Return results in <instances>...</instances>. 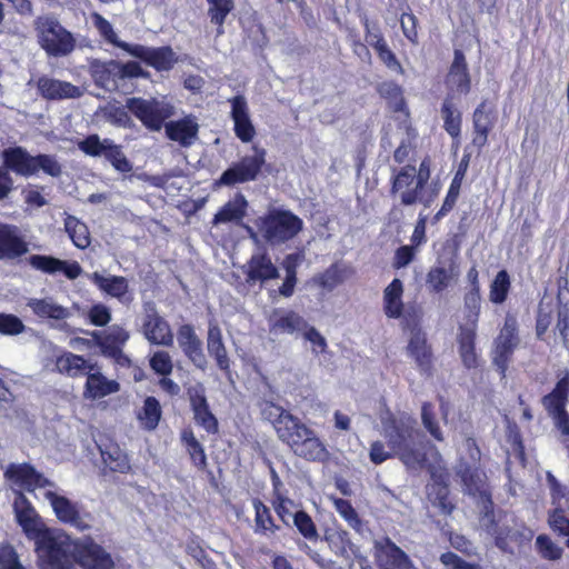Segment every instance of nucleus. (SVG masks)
Masks as SVG:
<instances>
[{
	"instance_id": "obj_1",
	"label": "nucleus",
	"mask_w": 569,
	"mask_h": 569,
	"mask_svg": "<svg viewBox=\"0 0 569 569\" xmlns=\"http://www.w3.org/2000/svg\"><path fill=\"white\" fill-rule=\"evenodd\" d=\"M261 415L272 425L279 441L286 445L296 457L308 462L325 463L329 460L330 452L326 443L316 430L299 417L272 401H263Z\"/></svg>"
},
{
	"instance_id": "obj_2",
	"label": "nucleus",
	"mask_w": 569,
	"mask_h": 569,
	"mask_svg": "<svg viewBox=\"0 0 569 569\" xmlns=\"http://www.w3.org/2000/svg\"><path fill=\"white\" fill-rule=\"evenodd\" d=\"M13 509L23 531L34 538L39 568L73 569L66 543L49 528L39 526V516L23 492L16 495Z\"/></svg>"
},
{
	"instance_id": "obj_3",
	"label": "nucleus",
	"mask_w": 569,
	"mask_h": 569,
	"mask_svg": "<svg viewBox=\"0 0 569 569\" xmlns=\"http://www.w3.org/2000/svg\"><path fill=\"white\" fill-rule=\"evenodd\" d=\"M416 420L410 416L391 415L383 421V436L390 450L408 468H423L428 462L427 448L430 442L416 428Z\"/></svg>"
},
{
	"instance_id": "obj_4",
	"label": "nucleus",
	"mask_w": 569,
	"mask_h": 569,
	"mask_svg": "<svg viewBox=\"0 0 569 569\" xmlns=\"http://www.w3.org/2000/svg\"><path fill=\"white\" fill-rule=\"evenodd\" d=\"M33 28L38 44L47 56L61 58L74 51L76 37L54 16H38L33 21Z\"/></svg>"
},
{
	"instance_id": "obj_5",
	"label": "nucleus",
	"mask_w": 569,
	"mask_h": 569,
	"mask_svg": "<svg viewBox=\"0 0 569 569\" xmlns=\"http://www.w3.org/2000/svg\"><path fill=\"white\" fill-rule=\"evenodd\" d=\"M3 166L21 177H32L42 171L52 178L62 174V164L54 154H30L22 147H10L2 152Z\"/></svg>"
},
{
	"instance_id": "obj_6",
	"label": "nucleus",
	"mask_w": 569,
	"mask_h": 569,
	"mask_svg": "<svg viewBox=\"0 0 569 569\" xmlns=\"http://www.w3.org/2000/svg\"><path fill=\"white\" fill-rule=\"evenodd\" d=\"M427 184L416 174V166L407 163L392 168L390 177V194L398 199L401 206L409 207L422 203L429 207L433 200L432 196L426 197Z\"/></svg>"
},
{
	"instance_id": "obj_7",
	"label": "nucleus",
	"mask_w": 569,
	"mask_h": 569,
	"mask_svg": "<svg viewBox=\"0 0 569 569\" xmlns=\"http://www.w3.org/2000/svg\"><path fill=\"white\" fill-rule=\"evenodd\" d=\"M303 220L287 209H271L259 218L258 228L270 244H282L303 230Z\"/></svg>"
},
{
	"instance_id": "obj_8",
	"label": "nucleus",
	"mask_w": 569,
	"mask_h": 569,
	"mask_svg": "<svg viewBox=\"0 0 569 569\" xmlns=\"http://www.w3.org/2000/svg\"><path fill=\"white\" fill-rule=\"evenodd\" d=\"M44 497L50 502L59 522L68 525L79 532H86L92 528L93 516L81 503L54 491H47Z\"/></svg>"
},
{
	"instance_id": "obj_9",
	"label": "nucleus",
	"mask_w": 569,
	"mask_h": 569,
	"mask_svg": "<svg viewBox=\"0 0 569 569\" xmlns=\"http://www.w3.org/2000/svg\"><path fill=\"white\" fill-rule=\"evenodd\" d=\"M72 547V553H69V557L73 566L76 562L81 569H114L116 567L111 553L91 536L76 539Z\"/></svg>"
},
{
	"instance_id": "obj_10",
	"label": "nucleus",
	"mask_w": 569,
	"mask_h": 569,
	"mask_svg": "<svg viewBox=\"0 0 569 569\" xmlns=\"http://www.w3.org/2000/svg\"><path fill=\"white\" fill-rule=\"evenodd\" d=\"M78 148L84 154L90 157L103 156L111 166L121 173H129L132 171V163L122 151V147L117 144L111 139L101 140L97 133L87 136L78 142Z\"/></svg>"
},
{
	"instance_id": "obj_11",
	"label": "nucleus",
	"mask_w": 569,
	"mask_h": 569,
	"mask_svg": "<svg viewBox=\"0 0 569 569\" xmlns=\"http://www.w3.org/2000/svg\"><path fill=\"white\" fill-rule=\"evenodd\" d=\"M126 108L150 131H159L173 113L172 107L157 99L128 98Z\"/></svg>"
},
{
	"instance_id": "obj_12",
	"label": "nucleus",
	"mask_w": 569,
	"mask_h": 569,
	"mask_svg": "<svg viewBox=\"0 0 569 569\" xmlns=\"http://www.w3.org/2000/svg\"><path fill=\"white\" fill-rule=\"evenodd\" d=\"M254 154L244 156L239 161L232 163L222 172L217 181L220 186H234L254 181L266 163V150L257 146L252 147Z\"/></svg>"
},
{
	"instance_id": "obj_13",
	"label": "nucleus",
	"mask_w": 569,
	"mask_h": 569,
	"mask_svg": "<svg viewBox=\"0 0 569 569\" xmlns=\"http://www.w3.org/2000/svg\"><path fill=\"white\" fill-rule=\"evenodd\" d=\"M406 350L408 357L413 360L417 370L422 377H433L436 372V357L432 346L428 341L427 333L419 326H415L411 329Z\"/></svg>"
},
{
	"instance_id": "obj_14",
	"label": "nucleus",
	"mask_w": 569,
	"mask_h": 569,
	"mask_svg": "<svg viewBox=\"0 0 569 569\" xmlns=\"http://www.w3.org/2000/svg\"><path fill=\"white\" fill-rule=\"evenodd\" d=\"M325 540L330 550L338 557L345 559L352 569L355 563H358L361 569L370 568L368 559L360 552V549L355 545L347 530L342 528H329L325 532Z\"/></svg>"
},
{
	"instance_id": "obj_15",
	"label": "nucleus",
	"mask_w": 569,
	"mask_h": 569,
	"mask_svg": "<svg viewBox=\"0 0 569 569\" xmlns=\"http://www.w3.org/2000/svg\"><path fill=\"white\" fill-rule=\"evenodd\" d=\"M569 396V373H566L553 390L541 399L548 415L555 420L562 435H569V415L566 405Z\"/></svg>"
},
{
	"instance_id": "obj_16",
	"label": "nucleus",
	"mask_w": 569,
	"mask_h": 569,
	"mask_svg": "<svg viewBox=\"0 0 569 569\" xmlns=\"http://www.w3.org/2000/svg\"><path fill=\"white\" fill-rule=\"evenodd\" d=\"M519 343L517 320L507 317L495 341L493 363L501 377L506 376L509 361Z\"/></svg>"
},
{
	"instance_id": "obj_17",
	"label": "nucleus",
	"mask_w": 569,
	"mask_h": 569,
	"mask_svg": "<svg viewBox=\"0 0 569 569\" xmlns=\"http://www.w3.org/2000/svg\"><path fill=\"white\" fill-rule=\"evenodd\" d=\"M497 122V111L491 101L483 99L472 112V146L481 151Z\"/></svg>"
},
{
	"instance_id": "obj_18",
	"label": "nucleus",
	"mask_w": 569,
	"mask_h": 569,
	"mask_svg": "<svg viewBox=\"0 0 569 569\" xmlns=\"http://www.w3.org/2000/svg\"><path fill=\"white\" fill-rule=\"evenodd\" d=\"M242 272L249 286L263 284L280 277L279 269L267 250L253 253L242 267Z\"/></svg>"
},
{
	"instance_id": "obj_19",
	"label": "nucleus",
	"mask_w": 569,
	"mask_h": 569,
	"mask_svg": "<svg viewBox=\"0 0 569 569\" xmlns=\"http://www.w3.org/2000/svg\"><path fill=\"white\" fill-rule=\"evenodd\" d=\"M127 53L140 59L158 72L171 70L178 61V58L170 46L151 48L139 43H131Z\"/></svg>"
},
{
	"instance_id": "obj_20",
	"label": "nucleus",
	"mask_w": 569,
	"mask_h": 569,
	"mask_svg": "<svg viewBox=\"0 0 569 569\" xmlns=\"http://www.w3.org/2000/svg\"><path fill=\"white\" fill-rule=\"evenodd\" d=\"M427 496L440 513L450 516L455 511L456 505L450 499L449 473L446 469L431 470L430 482L427 485Z\"/></svg>"
},
{
	"instance_id": "obj_21",
	"label": "nucleus",
	"mask_w": 569,
	"mask_h": 569,
	"mask_svg": "<svg viewBox=\"0 0 569 569\" xmlns=\"http://www.w3.org/2000/svg\"><path fill=\"white\" fill-rule=\"evenodd\" d=\"M4 477L28 492L53 486L51 480L28 462L10 463L4 471Z\"/></svg>"
},
{
	"instance_id": "obj_22",
	"label": "nucleus",
	"mask_w": 569,
	"mask_h": 569,
	"mask_svg": "<svg viewBox=\"0 0 569 569\" xmlns=\"http://www.w3.org/2000/svg\"><path fill=\"white\" fill-rule=\"evenodd\" d=\"M365 28V39L367 43L375 50L380 62L389 70L403 74L405 69L397 54L390 49L383 33L381 31L371 32L368 18L362 21Z\"/></svg>"
},
{
	"instance_id": "obj_23",
	"label": "nucleus",
	"mask_w": 569,
	"mask_h": 569,
	"mask_svg": "<svg viewBox=\"0 0 569 569\" xmlns=\"http://www.w3.org/2000/svg\"><path fill=\"white\" fill-rule=\"evenodd\" d=\"M229 102L236 137L243 143L251 142L256 136V128L250 119L246 98L242 94H237L229 99Z\"/></svg>"
},
{
	"instance_id": "obj_24",
	"label": "nucleus",
	"mask_w": 569,
	"mask_h": 569,
	"mask_svg": "<svg viewBox=\"0 0 569 569\" xmlns=\"http://www.w3.org/2000/svg\"><path fill=\"white\" fill-rule=\"evenodd\" d=\"M142 333L151 345L163 347L173 345V333L169 322L154 309L146 315L142 322Z\"/></svg>"
},
{
	"instance_id": "obj_25",
	"label": "nucleus",
	"mask_w": 569,
	"mask_h": 569,
	"mask_svg": "<svg viewBox=\"0 0 569 569\" xmlns=\"http://www.w3.org/2000/svg\"><path fill=\"white\" fill-rule=\"evenodd\" d=\"M27 261L36 270L48 274L62 272L70 280L77 279L82 271L77 261L68 262L52 256L31 254Z\"/></svg>"
},
{
	"instance_id": "obj_26",
	"label": "nucleus",
	"mask_w": 569,
	"mask_h": 569,
	"mask_svg": "<svg viewBox=\"0 0 569 569\" xmlns=\"http://www.w3.org/2000/svg\"><path fill=\"white\" fill-rule=\"evenodd\" d=\"M37 90L46 100L77 99L82 96V90L71 82L41 76L38 78Z\"/></svg>"
},
{
	"instance_id": "obj_27",
	"label": "nucleus",
	"mask_w": 569,
	"mask_h": 569,
	"mask_svg": "<svg viewBox=\"0 0 569 569\" xmlns=\"http://www.w3.org/2000/svg\"><path fill=\"white\" fill-rule=\"evenodd\" d=\"M177 340L183 355L198 368L203 369L207 360L202 350V341L197 336L190 323H183L178 328Z\"/></svg>"
},
{
	"instance_id": "obj_28",
	"label": "nucleus",
	"mask_w": 569,
	"mask_h": 569,
	"mask_svg": "<svg viewBox=\"0 0 569 569\" xmlns=\"http://www.w3.org/2000/svg\"><path fill=\"white\" fill-rule=\"evenodd\" d=\"M547 481L551 491L552 505H555L553 510L549 513V526L560 536H569V518L566 516V510L560 507V500L565 498L562 486L549 471L547 472Z\"/></svg>"
},
{
	"instance_id": "obj_29",
	"label": "nucleus",
	"mask_w": 569,
	"mask_h": 569,
	"mask_svg": "<svg viewBox=\"0 0 569 569\" xmlns=\"http://www.w3.org/2000/svg\"><path fill=\"white\" fill-rule=\"evenodd\" d=\"M54 371L72 379L83 377L88 370L97 369V362L86 359L81 355L71 351H62L54 360Z\"/></svg>"
},
{
	"instance_id": "obj_30",
	"label": "nucleus",
	"mask_w": 569,
	"mask_h": 569,
	"mask_svg": "<svg viewBox=\"0 0 569 569\" xmlns=\"http://www.w3.org/2000/svg\"><path fill=\"white\" fill-rule=\"evenodd\" d=\"M28 250V242L16 226L0 223V260L20 258Z\"/></svg>"
},
{
	"instance_id": "obj_31",
	"label": "nucleus",
	"mask_w": 569,
	"mask_h": 569,
	"mask_svg": "<svg viewBox=\"0 0 569 569\" xmlns=\"http://www.w3.org/2000/svg\"><path fill=\"white\" fill-rule=\"evenodd\" d=\"M83 388V396L87 399H101L109 395L116 393L120 390V385L117 380L108 379L97 363V369L88 370Z\"/></svg>"
},
{
	"instance_id": "obj_32",
	"label": "nucleus",
	"mask_w": 569,
	"mask_h": 569,
	"mask_svg": "<svg viewBox=\"0 0 569 569\" xmlns=\"http://www.w3.org/2000/svg\"><path fill=\"white\" fill-rule=\"evenodd\" d=\"M207 350L214 359L217 367L228 377H231V360L223 342L222 331L217 322H210L207 332Z\"/></svg>"
},
{
	"instance_id": "obj_33",
	"label": "nucleus",
	"mask_w": 569,
	"mask_h": 569,
	"mask_svg": "<svg viewBox=\"0 0 569 569\" xmlns=\"http://www.w3.org/2000/svg\"><path fill=\"white\" fill-rule=\"evenodd\" d=\"M270 333L292 335L307 328V321L293 310L274 309L268 318Z\"/></svg>"
},
{
	"instance_id": "obj_34",
	"label": "nucleus",
	"mask_w": 569,
	"mask_h": 569,
	"mask_svg": "<svg viewBox=\"0 0 569 569\" xmlns=\"http://www.w3.org/2000/svg\"><path fill=\"white\" fill-rule=\"evenodd\" d=\"M447 84L458 93L468 94L471 90V77L466 56L460 49H455L453 60L446 78Z\"/></svg>"
},
{
	"instance_id": "obj_35",
	"label": "nucleus",
	"mask_w": 569,
	"mask_h": 569,
	"mask_svg": "<svg viewBox=\"0 0 569 569\" xmlns=\"http://www.w3.org/2000/svg\"><path fill=\"white\" fill-rule=\"evenodd\" d=\"M190 406L193 412L194 422L203 428L208 433L216 435L219 431V422L210 410L207 397L203 390L189 393Z\"/></svg>"
},
{
	"instance_id": "obj_36",
	"label": "nucleus",
	"mask_w": 569,
	"mask_h": 569,
	"mask_svg": "<svg viewBox=\"0 0 569 569\" xmlns=\"http://www.w3.org/2000/svg\"><path fill=\"white\" fill-rule=\"evenodd\" d=\"M163 126L167 138L181 147H190L198 137L199 124L191 116L166 122Z\"/></svg>"
},
{
	"instance_id": "obj_37",
	"label": "nucleus",
	"mask_w": 569,
	"mask_h": 569,
	"mask_svg": "<svg viewBox=\"0 0 569 569\" xmlns=\"http://www.w3.org/2000/svg\"><path fill=\"white\" fill-rule=\"evenodd\" d=\"M443 130L451 137L453 144L459 146L462 131V113L453 102V96L448 93L440 108Z\"/></svg>"
},
{
	"instance_id": "obj_38",
	"label": "nucleus",
	"mask_w": 569,
	"mask_h": 569,
	"mask_svg": "<svg viewBox=\"0 0 569 569\" xmlns=\"http://www.w3.org/2000/svg\"><path fill=\"white\" fill-rule=\"evenodd\" d=\"M477 327L459 326L457 336L458 352L461 362L467 369L478 367V355L476 351Z\"/></svg>"
},
{
	"instance_id": "obj_39",
	"label": "nucleus",
	"mask_w": 569,
	"mask_h": 569,
	"mask_svg": "<svg viewBox=\"0 0 569 569\" xmlns=\"http://www.w3.org/2000/svg\"><path fill=\"white\" fill-rule=\"evenodd\" d=\"M378 560L385 569H415L408 555L389 538L380 546Z\"/></svg>"
},
{
	"instance_id": "obj_40",
	"label": "nucleus",
	"mask_w": 569,
	"mask_h": 569,
	"mask_svg": "<svg viewBox=\"0 0 569 569\" xmlns=\"http://www.w3.org/2000/svg\"><path fill=\"white\" fill-rule=\"evenodd\" d=\"M90 335L96 338L97 347H99L101 355L106 358L117 355L118 350L122 349L129 339V332L120 327H117L109 333L102 335L99 331H91Z\"/></svg>"
},
{
	"instance_id": "obj_41",
	"label": "nucleus",
	"mask_w": 569,
	"mask_h": 569,
	"mask_svg": "<svg viewBox=\"0 0 569 569\" xmlns=\"http://www.w3.org/2000/svg\"><path fill=\"white\" fill-rule=\"evenodd\" d=\"M248 201L244 196L238 193L233 200L226 202L214 214L213 224L234 222L236 224L242 223L247 214Z\"/></svg>"
},
{
	"instance_id": "obj_42",
	"label": "nucleus",
	"mask_w": 569,
	"mask_h": 569,
	"mask_svg": "<svg viewBox=\"0 0 569 569\" xmlns=\"http://www.w3.org/2000/svg\"><path fill=\"white\" fill-rule=\"evenodd\" d=\"M403 283L395 278L383 290V311L390 319H398L403 312Z\"/></svg>"
},
{
	"instance_id": "obj_43",
	"label": "nucleus",
	"mask_w": 569,
	"mask_h": 569,
	"mask_svg": "<svg viewBox=\"0 0 569 569\" xmlns=\"http://www.w3.org/2000/svg\"><path fill=\"white\" fill-rule=\"evenodd\" d=\"M92 282L107 295L122 301L129 291V283L123 276L104 277L98 272L91 276Z\"/></svg>"
},
{
	"instance_id": "obj_44",
	"label": "nucleus",
	"mask_w": 569,
	"mask_h": 569,
	"mask_svg": "<svg viewBox=\"0 0 569 569\" xmlns=\"http://www.w3.org/2000/svg\"><path fill=\"white\" fill-rule=\"evenodd\" d=\"M101 459L112 472L127 473L131 469L128 455L117 445H106L100 450Z\"/></svg>"
},
{
	"instance_id": "obj_45",
	"label": "nucleus",
	"mask_w": 569,
	"mask_h": 569,
	"mask_svg": "<svg viewBox=\"0 0 569 569\" xmlns=\"http://www.w3.org/2000/svg\"><path fill=\"white\" fill-rule=\"evenodd\" d=\"M180 439L193 466L199 470H204L208 466L207 456L203 446L196 438L193 430L190 427L182 429Z\"/></svg>"
},
{
	"instance_id": "obj_46",
	"label": "nucleus",
	"mask_w": 569,
	"mask_h": 569,
	"mask_svg": "<svg viewBox=\"0 0 569 569\" xmlns=\"http://www.w3.org/2000/svg\"><path fill=\"white\" fill-rule=\"evenodd\" d=\"M455 271V263H451L448 268L443 266H432L426 276V283L429 290L435 293L445 291L450 286Z\"/></svg>"
},
{
	"instance_id": "obj_47",
	"label": "nucleus",
	"mask_w": 569,
	"mask_h": 569,
	"mask_svg": "<svg viewBox=\"0 0 569 569\" xmlns=\"http://www.w3.org/2000/svg\"><path fill=\"white\" fill-rule=\"evenodd\" d=\"M162 417V409L159 400L153 396H148L142 408L137 413L141 427L144 430L152 431L157 429Z\"/></svg>"
},
{
	"instance_id": "obj_48",
	"label": "nucleus",
	"mask_w": 569,
	"mask_h": 569,
	"mask_svg": "<svg viewBox=\"0 0 569 569\" xmlns=\"http://www.w3.org/2000/svg\"><path fill=\"white\" fill-rule=\"evenodd\" d=\"M64 230L72 243L79 249H87L91 243L88 226L74 216L64 219Z\"/></svg>"
},
{
	"instance_id": "obj_49",
	"label": "nucleus",
	"mask_w": 569,
	"mask_h": 569,
	"mask_svg": "<svg viewBox=\"0 0 569 569\" xmlns=\"http://www.w3.org/2000/svg\"><path fill=\"white\" fill-rule=\"evenodd\" d=\"M28 306L37 317L42 319L63 320L69 317L67 308L49 299H31Z\"/></svg>"
},
{
	"instance_id": "obj_50",
	"label": "nucleus",
	"mask_w": 569,
	"mask_h": 569,
	"mask_svg": "<svg viewBox=\"0 0 569 569\" xmlns=\"http://www.w3.org/2000/svg\"><path fill=\"white\" fill-rule=\"evenodd\" d=\"M254 509V532L259 535L274 533L280 527L276 525L270 509L258 498L252 500Z\"/></svg>"
},
{
	"instance_id": "obj_51",
	"label": "nucleus",
	"mask_w": 569,
	"mask_h": 569,
	"mask_svg": "<svg viewBox=\"0 0 569 569\" xmlns=\"http://www.w3.org/2000/svg\"><path fill=\"white\" fill-rule=\"evenodd\" d=\"M90 18L93 27L97 29L101 38L112 46L128 52L131 43L120 40L113 30L112 24L102 14L92 12Z\"/></svg>"
},
{
	"instance_id": "obj_52",
	"label": "nucleus",
	"mask_w": 569,
	"mask_h": 569,
	"mask_svg": "<svg viewBox=\"0 0 569 569\" xmlns=\"http://www.w3.org/2000/svg\"><path fill=\"white\" fill-rule=\"evenodd\" d=\"M210 22L217 26V36L223 34V24L229 13L234 9L233 0H207Z\"/></svg>"
},
{
	"instance_id": "obj_53",
	"label": "nucleus",
	"mask_w": 569,
	"mask_h": 569,
	"mask_svg": "<svg viewBox=\"0 0 569 569\" xmlns=\"http://www.w3.org/2000/svg\"><path fill=\"white\" fill-rule=\"evenodd\" d=\"M511 289L510 274L506 269L497 272L489 288V300L495 305H502Z\"/></svg>"
},
{
	"instance_id": "obj_54",
	"label": "nucleus",
	"mask_w": 569,
	"mask_h": 569,
	"mask_svg": "<svg viewBox=\"0 0 569 569\" xmlns=\"http://www.w3.org/2000/svg\"><path fill=\"white\" fill-rule=\"evenodd\" d=\"M418 131L411 124L406 126V138L393 151V161L400 167L409 159L417 149Z\"/></svg>"
},
{
	"instance_id": "obj_55",
	"label": "nucleus",
	"mask_w": 569,
	"mask_h": 569,
	"mask_svg": "<svg viewBox=\"0 0 569 569\" xmlns=\"http://www.w3.org/2000/svg\"><path fill=\"white\" fill-rule=\"evenodd\" d=\"M346 269L339 263L335 262L328 267L323 272L319 273L315 281L316 283L327 290H333L345 281Z\"/></svg>"
},
{
	"instance_id": "obj_56",
	"label": "nucleus",
	"mask_w": 569,
	"mask_h": 569,
	"mask_svg": "<svg viewBox=\"0 0 569 569\" xmlns=\"http://www.w3.org/2000/svg\"><path fill=\"white\" fill-rule=\"evenodd\" d=\"M488 532L493 536L495 545L503 552H512L511 542L517 538V532L508 526L500 527L495 520H491Z\"/></svg>"
},
{
	"instance_id": "obj_57",
	"label": "nucleus",
	"mask_w": 569,
	"mask_h": 569,
	"mask_svg": "<svg viewBox=\"0 0 569 569\" xmlns=\"http://www.w3.org/2000/svg\"><path fill=\"white\" fill-rule=\"evenodd\" d=\"M463 307L466 310L463 326L477 327L481 308L480 291L467 290L463 296Z\"/></svg>"
},
{
	"instance_id": "obj_58",
	"label": "nucleus",
	"mask_w": 569,
	"mask_h": 569,
	"mask_svg": "<svg viewBox=\"0 0 569 569\" xmlns=\"http://www.w3.org/2000/svg\"><path fill=\"white\" fill-rule=\"evenodd\" d=\"M293 525L299 533L309 541H317L319 532L311 516L305 510H299L293 513Z\"/></svg>"
},
{
	"instance_id": "obj_59",
	"label": "nucleus",
	"mask_w": 569,
	"mask_h": 569,
	"mask_svg": "<svg viewBox=\"0 0 569 569\" xmlns=\"http://www.w3.org/2000/svg\"><path fill=\"white\" fill-rule=\"evenodd\" d=\"M116 64V60H109L94 67L93 78L99 86L107 88L110 84L114 87L118 84L119 79Z\"/></svg>"
},
{
	"instance_id": "obj_60",
	"label": "nucleus",
	"mask_w": 569,
	"mask_h": 569,
	"mask_svg": "<svg viewBox=\"0 0 569 569\" xmlns=\"http://www.w3.org/2000/svg\"><path fill=\"white\" fill-rule=\"evenodd\" d=\"M378 93L381 98L393 103V110L399 112L406 109V101L402 94V89L396 82H383L378 87Z\"/></svg>"
},
{
	"instance_id": "obj_61",
	"label": "nucleus",
	"mask_w": 569,
	"mask_h": 569,
	"mask_svg": "<svg viewBox=\"0 0 569 569\" xmlns=\"http://www.w3.org/2000/svg\"><path fill=\"white\" fill-rule=\"evenodd\" d=\"M421 421L426 430L437 441H443V433L437 421L435 406L431 402H423L421 406Z\"/></svg>"
},
{
	"instance_id": "obj_62",
	"label": "nucleus",
	"mask_w": 569,
	"mask_h": 569,
	"mask_svg": "<svg viewBox=\"0 0 569 569\" xmlns=\"http://www.w3.org/2000/svg\"><path fill=\"white\" fill-rule=\"evenodd\" d=\"M333 506L336 511L348 522L351 528L357 531L362 529V520L349 500L335 498Z\"/></svg>"
},
{
	"instance_id": "obj_63",
	"label": "nucleus",
	"mask_w": 569,
	"mask_h": 569,
	"mask_svg": "<svg viewBox=\"0 0 569 569\" xmlns=\"http://www.w3.org/2000/svg\"><path fill=\"white\" fill-rule=\"evenodd\" d=\"M151 370L159 376H170L173 370L172 358L168 351L158 350L149 358Z\"/></svg>"
},
{
	"instance_id": "obj_64",
	"label": "nucleus",
	"mask_w": 569,
	"mask_h": 569,
	"mask_svg": "<svg viewBox=\"0 0 569 569\" xmlns=\"http://www.w3.org/2000/svg\"><path fill=\"white\" fill-rule=\"evenodd\" d=\"M536 549L541 558L547 560H558L563 550L556 545L547 535H539L536 539Z\"/></svg>"
}]
</instances>
